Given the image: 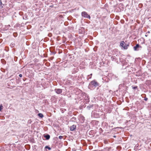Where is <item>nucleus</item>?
Returning <instances> with one entry per match:
<instances>
[{"mask_svg":"<svg viewBox=\"0 0 151 151\" xmlns=\"http://www.w3.org/2000/svg\"><path fill=\"white\" fill-rule=\"evenodd\" d=\"M124 41H122L120 44V45L121 46L123 47L124 46Z\"/></svg>","mask_w":151,"mask_h":151,"instance_id":"10","label":"nucleus"},{"mask_svg":"<svg viewBox=\"0 0 151 151\" xmlns=\"http://www.w3.org/2000/svg\"><path fill=\"white\" fill-rule=\"evenodd\" d=\"M99 85V84L96 82L95 80L92 81L89 84V86H93L96 87Z\"/></svg>","mask_w":151,"mask_h":151,"instance_id":"1","label":"nucleus"},{"mask_svg":"<svg viewBox=\"0 0 151 151\" xmlns=\"http://www.w3.org/2000/svg\"><path fill=\"white\" fill-rule=\"evenodd\" d=\"M2 5H3V4H2V3L1 1V2H0V7L1 8H2L3 7Z\"/></svg>","mask_w":151,"mask_h":151,"instance_id":"12","label":"nucleus"},{"mask_svg":"<svg viewBox=\"0 0 151 151\" xmlns=\"http://www.w3.org/2000/svg\"><path fill=\"white\" fill-rule=\"evenodd\" d=\"M128 46V45H125L123 47V48L125 49H127Z\"/></svg>","mask_w":151,"mask_h":151,"instance_id":"9","label":"nucleus"},{"mask_svg":"<svg viewBox=\"0 0 151 151\" xmlns=\"http://www.w3.org/2000/svg\"><path fill=\"white\" fill-rule=\"evenodd\" d=\"M144 100L145 101H147L148 100V98H146V97H145V98L144 99Z\"/></svg>","mask_w":151,"mask_h":151,"instance_id":"18","label":"nucleus"},{"mask_svg":"<svg viewBox=\"0 0 151 151\" xmlns=\"http://www.w3.org/2000/svg\"><path fill=\"white\" fill-rule=\"evenodd\" d=\"M81 15L82 17L90 19V16L88 15L87 13L86 12H83L81 13Z\"/></svg>","mask_w":151,"mask_h":151,"instance_id":"2","label":"nucleus"},{"mask_svg":"<svg viewBox=\"0 0 151 151\" xmlns=\"http://www.w3.org/2000/svg\"><path fill=\"white\" fill-rule=\"evenodd\" d=\"M30 121L29 120L28 122H30V121Z\"/></svg>","mask_w":151,"mask_h":151,"instance_id":"27","label":"nucleus"},{"mask_svg":"<svg viewBox=\"0 0 151 151\" xmlns=\"http://www.w3.org/2000/svg\"><path fill=\"white\" fill-rule=\"evenodd\" d=\"M89 101V100H88V101H86L87 102H88Z\"/></svg>","mask_w":151,"mask_h":151,"instance_id":"22","label":"nucleus"},{"mask_svg":"<svg viewBox=\"0 0 151 151\" xmlns=\"http://www.w3.org/2000/svg\"><path fill=\"white\" fill-rule=\"evenodd\" d=\"M11 45L12 47H14L15 45V44L14 43H12L11 44Z\"/></svg>","mask_w":151,"mask_h":151,"instance_id":"14","label":"nucleus"},{"mask_svg":"<svg viewBox=\"0 0 151 151\" xmlns=\"http://www.w3.org/2000/svg\"><path fill=\"white\" fill-rule=\"evenodd\" d=\"M150 32L149 31H148L147 33H149Z\"/></svg>","mask_w":151,"mask_h":151,"instance_id":"23","label":"nucleus"},{"mask_svg":"<svg viewBox=\"0 0 151 151\" xmlns=\"http://www.w3.org/2000/svg\"><path fill=\"white\" fill-rule=\"evenodd\" d=\"M142 48V47L141 46L139 45L138 44H137L134 47V49L135 51H137L138 50V48Z\"/></svg>","mask_w":151,"mask_h":151,"instance_id":"3","label":"nucleus"},{"mask_svg":"<svg viewBox=\"0 0 151 151\" xmlns=\"http://www.w3.org/2000/svg\"><path fill=\"white\" fill-rule=\"evenodd\" d=\"M38 115L41 118H42L44 116L43 114L42 113L38 114Z\"/></svg>","mask_w":151,"mask_h":151,"instance_id":"8","label":"nucleus"},{"mask_svg":"<svg viewBox=\"0 0 151 151\" xmlns=\"http://www.w3.org/2000/svg\"><path fill=\"white\" fill-rule=\"evenodd\" d=\"M82 119L83 121L85 120V118L84 117H83Z\"/></svg>","mask_w":151,"mask_h":151,"instance_id":"20","label":"nucleus"},{"mask_svg":"<svg viewBox=\"0 0 151 151\" xmlns=\"http://www.w3.org/2000/svg\"><path fill=\"white\" fill-rule=\"evenodd\" d=\"M45 147L46 148L48 149L49 150H51V148L48 146H46Z\"/></svg>","mask_w":151,"mask_h":151,"instance_id":"11","label":"nucleus"},{"mask_svg":"<svg viewBox=\"0 0 151 151\" xmlns=\"http://www.w3.org/2000/svg\"><path fill=\"white\" fill-rule=\"evenodd\" d=\"M91 75H92V74H91Z\"/></svg>","mask_w":151,"mask_h":151,"instance_id":"28","label":"nucleus"},{"mask_svg":"<svg viewBox=\"0 0 151 151\" xmlns=\"http://www.w3.org/2000/svg\"><path fill=\"white\" fill-rule=\"evenodd\" d=\"M59 138L60 139H63V136H60L59 137Z\"/></svg>","mask_w":151,"mask_h":151,"instance_id":"15","label":"nucleus"},{"mask_svg":"<svg viewBox=\"0 0 151 151\" xmlns=\"http://www.w3.org/2000/svg\"><path fill=\"white\" fill-rule=\"evenodd\" d=\"M91 78V77L90 76V78Z\"/></svg>","mask_w":151,"mask_h":151,"instance_id":"25","label":"nucleus"},{"mask_svg":"<svg viewBox=\"0 0 151 151\" xmlns=\"http://www.w3.org/2000/svg\"><path fill=\"white\" fill-rule=\"evenodd\" d=\"M91 78V77L90 76V78Z\"/></svg>","mask_w":151,"mask_h":151,"instance_id":"24","label":"nucleus"},{"mask_svg":"<svg viewBox=\"0 0 151 151\" xmlns=\"http://www.w3.org/2000/svg\"><path fill=\"white\" fill-rule=\"evenodd\" d=\"M44 137L46 138V139L47 140L49 139L50 138V135L48 134H46V135H44Z\"/></svg>","mask_w":151,"mask_h":151,"instance_id":"6","label":"nucleus"},{"mask_svg":"<svg viewBox=\"0 0 151 151\" xmlns=\"http://www.w3.org/2000/svg\"><path fill=\"white\" fill-rule=\"evenodd\" d=\"M93 107V105H90L87 107L88 109L90 110L91 108H92Z\"/></svg>","mask_w":151,"mask_h":151,"instance_id":"7","label":"nucleus"},{"mask_svg":"<svg viewBox=\"0 0 151 151\" xmlns=\"http://www.w3.org/2000/svg\"><path fill=\"white\" fill-rule=\"evenodd\" d=\"M113 137H114V138H116V136H115V135H114V136Z\"/></svg>","mask_w":151,"mask_h":151,"instance_id":"21","label":"nucleus"},{"mask_svg":"<svg viewBox=\"0 0 151 151\" xmlns=\"http://www.w3.org/2000/svg\"><path fill=\"white\" fill-rule=\"evenodd\" d=\"M30 121L29 120L28 122H30V121Z\"/></svg>","mask_w":151,"mask_h":151,"instance_id":"26","label":"nucleus"},{"mask_svg":"<svg viewBox=\"0 0 151 151\" xmlns=\"http://www.w3.org/2000/svg\"><path fill=\"white\" fill-rule=\"evenodd\" d=\"M3 106L2 105H0V111L2 109Z\"/></svg>","mask_w":151,"mask_h":151,"instance_id":"16","label":"nucleus"},{"mask_svg":"<svg viewBox=\"0 0 151 151\" xmlns=\"http://www.w3.org/2000/svg\"><path fill=\"white\" fill-rule=\"evenodd\" d=\"M76 128V126L75 125H73L70 127V130L71 131L74 130Z\"/></svg>","mask_w":151,"mask_h":151,"instance_id":"5","label":"nucleus"},{"mask_svg":"<svg viewBox=\"0 0 151 151\" xmlns=\"http://www.w3.org/2000/svg\"><path fill=\"white\" fill-rule=\"evenodd\" d=\"M19 77H22V74H19Z\"/></svg>","mask_w":151,"mask_h":151,"instance_id":"19","label":"nucleus"},{"mask_svg":"<svg viewBox=\"0 0 151 151\" xmlns=\"http://www.w3.org/2000/svg\"><path fill=\"white\" fill-rule=\"evenodd\" d=\"M55 91L58 94H60L62 92V89L59 88L55 89Z\"/></svg>","mask_w":151,"mask_h":151,"instance_id":"4","label":"nucleus"},{"mask_svg":"<svg viewBox=\"0 0 151 151\" xmlns=\"http://www.w3.org/2000/svg\"><path fill=\"white\" fill-rule=\"evenodd\" d=\"M137 88V86H132V88L133 89H135Z\"/></svg>","mask_w":151,"mask_h":151,"instance_id":"17","label":"nucleus"},{"mask_svg":"<svg viewBox=\"0 0 151 151\" xmlns=\"http://www.w3.org/2000/svg\"><path fill=\"white\" fill-rule=\"evenodd\" d=\"M14 81V79H12L11 80H10V83L11 82H12V83H13V82Z\"/></svg>","mask_w":151,"mask_h":151,"instance_id":"13","label":"nucleus"}]
</instances>
